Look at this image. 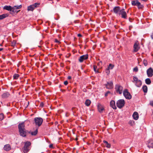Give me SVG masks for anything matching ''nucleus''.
I'll return each mask as SVG.
<instances>
[{"instance_id": "nucleus-2", "label": "nucleus", "mask_w": 153, "mask_h": 153, "mask_svg": "<svg viewBox=\"0 0 153 153\" xmlns=\"http://www.w3.org/2000/svg\"><path fill=\"white\" fill-rule=\"evenodd\" d=\"M31 143L29 141H27L25 143V145L23 148V151L24 153H27L30 150V146Z\"/></svg>"}, {"instance_id": "nucleus-21", "label": "nucleus", "mask_w": 153, "mask_h": 153, "mask_svg": "<svg viewBox=\"0 0 153 153\" xmlns=\"http://www.w3.org/2000/svg\"><path fill=\"white\" fill-rule=\"evenodd\" d=\"M148 146L149 148H153V140H151L148 142Z\"/></svg>"}, {"instance_id": "nucleus-44", "label": "nucleus", "mask_w": 153, "mask_h": 153, "mask_svg": "<svg viewBox=\"0 0 153 153\" xmlns=\"http://www.w3.org/2000/svg\"><path fill=\"white\" fill-rule=\"evenodd\" d=\"M150 105L153 107V101L150 102Z\"/></svg>"}, {"instance_id": "nucleus-59", "label": "nucleus", "mask_w": 153, "mask_h": 153, "mask_svg": "<svg viewBox=\"0 0 153 153\" xmlns=\"http://www.w3.org/2000/svg\"><path fill=\"white\" fill-rule=\"evenodd\" d=\"M152 114L153 115V112H152Z\"/></svg>"}, {"instance_id": "nucleus-15", "label": "nucleus", "mask_w": 153, "mask_h": 153, "mask_svg": "<svg viewBox=\"0 0 153 153\" xmlns=\"http://www.w3.org/2000/svg\"><path fill=\"white\" fill-rule=\"evenodd\" d=\"M10 94L8 92H5L1 95V97L3 99L7 98L10 96Z\"/></svg>"}, {"instance_id": "nucleus-40", "label": "nucleus", "mask_w": 153, "mask_h": 153, "mask_svg": "<svg viewBox=\"0 0 153 153\" xmlns=\"http://www.w3.org/2000/svg\"><path fill=\"white\" fill-rule=\"evenodd\" d=\"M110 93H111V92L110 91H108L106 93H105V96L106 97H107L108 96V94H110Z\"/></svg>"}, {"instance_id": "nucleus-7", "label": "nucleus", "mask_w": 153, "mask_h": 153, "mask_svg": "<svg viewBox=\"0 0 153 153\" xmlns=\"http://www.w3.org/2000/svg\"><path fill=\"white\" fill-rule=\"evenodd\" d=\"M123 94L124 96L126 99L130 100L131 98V96L130 94L128 92L127 89H125L123 91Z\"/></svg>"}, {"instance_id": "nucleus-48", "label": "nucleus", "mask_w": 153, "mask_h": 153, "mask_svg": "<svg viewBox=\"0 0 153 153\" xmlns=\"http://www.w3.org/2000/svg\"><path fill=\"white\" fill-rule=\"evenodd\" d=\"M151 37L152 39H153V33H152L151 35Z\"/></svg>"}, {"instance_id": "nucleus-11", "label": "nucleus", "mask_w": 153, "mask_h": 153, "mask_svg": "<svg viewBox=\"0 0 153 153\" xmlns=\"http://www.w3.org/2000/svg\"><path fill=\"white\" fill-rule=\"evenodd\" d=\"M146 73L148 77H152L153 76V69L150 67L147 70Z\"/></svg>"}, {"instance_id": "nucleus-33", "label": "nucleus", "mask_w": 153, "mask_h": 153, "mask_svg": "<svg viewBox=\"0 0 153 153\" xmlns=\"http://www.w3.org/2000/svg\"><path fill=\"white\" fill-rule=\"evenodd\" d=\"M97 68V66H96L94 65V71L96 73H100L98 69H97H97H96Z\"/></svg>"}, {"instance_id": "nucleus-34", "label": "nucleus", "mask_w": 153, "mask_h": 153, "mask_svg": "<svg viewBox=\"0 0 153 153\" xmlns=\"http://www.w3.org/2000/svg\"><path fill=\"white\" fill-rule=\"evenodd\" d=\"M114 67V65H112L111 64H110L109 65V66L108 67V68L109 70L110 69H112Z\"/></svg>"}, {"instance_id": "nucleus-24", "label": "nucleus", "mask_w": 153, "mask_h": 153, "mask_svg": "<svg viewBox=\"0 0 153 153\" xmlns=\"http://www.w3.org/2000/svg\"><path fill=\"white\" fill-rule=\"evenodd\" d=\"M35 9L33 5H31L27 7L28 11H33Z\"/></svg>"}, {"instance_id": "nucleus-10", "label": "nucleus", "mask_w": 153, "mask_h": 153, "mask_svg": "<svg viewBox=\"0 0 153 153\" xmlns=\"http://www.w3.org/2000/svg\"><path fill=\"white\" fill-rule=\"evenodd\" d=\"M133 52H137L138 51L140 48L139 44L138 41H137L134 44L133 46Z\"/></svg>"}, {"instance_id": "nucleus-9", "label": "nucleus", "mask_w": 153, "mask_h": 153, "mask_svg": "<svg viewBox=\"0 0 153 153\" xmlns=\"http://www.w3.org/2000/svg\"><path fill=\"white\" fill-rule=\"evenodd\" d=\"M124 10H125L124 9L121 10L119 13V15H121L122 18L126 19L127 17V15L126 12Z\"/></svg>"}, {"instance_id": "nucleus-5", "label": "nucleus", "mask_w": 153, "mask_h": 153, "mask_svg": "<svg viewBox=\"0 0 153 153\" xmlns=\"http://www.w3.org/2000/svg\"><path fill=\"white\" fill-rule=\"evenodd\" d=\"M36 125L40 126L43 122V119L41 117H35L34 119Z\"/></svg>"}, {"instance_id": "nucleus-32", "label": "nucleus", "mask_w": 153, "mask_h": 153, "mask_svg": "<svg viewBox=\"0 0 153 153\" xmlns=\"http://www.w3.org/2000/svg\"><path fill=\"white\" fill-rule=\"evenodd\" d=\"M4 118V115L3 113L0 114V120H3Z\"/></svg>"}, {"instance_id": "nucleus-37", "label": "nucleus", "mask_w": 153, "mask_h": 153, "mask_svg": "<svg viewBox=\"0 0 153 153\" xmlns=\"http://www.w3.org/2000/svg\"><path fill=\"white\" fill-rule=\"evenodd\" d=\"M143 63L145 66H146L147 65L148 62L146 60L144 59L143 61Z\"/></svg>"}, {"instance_id": "nucleus-39", "label": "nucleus", "mask_w": 153, "mask_h": 153, "mask_svg": "<svg viewBox=\"0 0 153 153\" xmlns=\"http://www.w3.org/2000/svg\"><path fill=\"white\" fill-rule=\"evenodd\" d=\"M138 68L137 67H135L133 69V71L136 72H137L138 71Z\"/></svg>"}, {"instance_id": "nucleus-19", "label": "nucleus", "mask_w": 153, "mask_h": 153, "mask_svg": "<svg viewBox=\"0 0 153 153\" xmlns=\"http://www.w3.org/2000/svg\"><path fill=\"white\" fill-rule=\"evenodd\" d=\"M133 119L135 120H137L139 118V115L138 113L137 112H134L132 115Z\"/></svg>"}, {"instance_id": "nucleus-27", "label": "nucleus", "mask_w": 153, "mask_h": 153, "mask_svg": "<svg viewBox=\"0 0 153 153\" xmlns=\"http://www.w3.org/2000/svg\"><path fill=\"white\" fill-rule=\"evenodd\" d=\"M91 102L89 100H86L85 101V104L86 105L88 106L90 105L91 104Z\"/></svg>"}, {"instance_id": "nucleus-54", "label": "nucleus", "mask_w": 153, "mask_h": 153, "mask_svg": "<svg viewBox=\"0 0 153 153\" xmlns=\"http://www.w3.org/2000/svg\"><path fill=\"white\" fill-rule=\"evenodd\" d=\"M48 1H53V0H48Z\"/></svg>"}, {"instance_id": "nucleus-38", "label": "nucleus", "mask_w": 153, "mask_h": 153, "mask_svg": "<svg viewBox=\"0 0 153 153\" xmlns=\"http://www.w3.org/2000/svg\"><path fill=\"white\" fill-rule=\"evenodd\" d=\"M110 70L108 68H107L105 70V72L107 74V75H108L110 73Z\"/></svg>"}, {"instance_id": "nucleus-46", "label": "nucleus", "mask_w": 153, "mask_h": 153, "mask_svg": "<svg viewBox=\"0 0 153 153\" xmlns=\"http://www.w3.org/2000/svg\"><path fill=\"white\" fill-rule=\"evenodd\" d=\"M68 79H71V76H68Z\"/></svg>"}, {"instance_id": "nucleus-41", "label": "nucleus", "mask_w": 153, "mask_h": 153, "mask_svg": "<svg viewBox=\"0 0 153 153\" xmlns=\"http://www.w3.org/2000/svg\"><path fill=\"white\" fill-rule=\"evenodd\" d=\"M64 84L65 85H66L68 84V82L67 81H65L64 82Z\"/></svg>"}, {"instance_id": "nucleus-12", "label": "nucleus", "mask_w": 153, "mask_h": 153, "mask_svg": "<svg viewBox=\"0 0 153 153\" xmlns=\"http://www.w3.org/2000/svg\"><path fill=\"white\" fill-rule=\"evenodd\" d=\"M88 58V54L83 55L80 57L79 59V61L80 62H82L84 60L87 59Z\"/></svg>"}, {"instance_id": "nucleus-56", "label": "nucleus", "mask_w": 153, "mask_h": 153, "mask_svg": "<svg viewBox=\"0 0 153 153\" xmlns=\"http://www.w3.org/2000/svg\"><path fill=\"white\" fill-rule=\"evenodd\" d=\"M128 11H127V13H128Z\"/></svg>"}, {"instance_id": "nucleus-35", "label": "nucleus", "mask_w": 153, "mask_h": 153, "mask_svg": "<svg viewBox=\"0 0 153 153\" xmlns=\"http://www.w3.org/2000/svg\"><path fill=\"white\" fill-rule=\"evenodd\" d=\"M16 41L15 40H13L11 43V45L12 46H14L16 44Z\"/></svg>"}, {"instance_id": "nucleus-20", "label": "nucleus", "mask_w": 153, "mask_h": 153, "mask_svg": "<svg viewBox=\"0 0 153 153\" xmlns=\"http://www.w3.org/2000/svg\"><path fill=\"white\" fill-rule=\"evenodd\" d=\"M3 9L8 11H10V13H11L12 7L10 6H5L4 7Z\"/></svg>"}, {"instance_id": "nucleus-55", "label": "nucleus", "mask_w": 153, "mask_h": 153, "mask_svg": "<svg viewBox=\"0 0 153 153\" xmlns=\"http://www.w3.org/2000/svg\"><path fill=\"white\" fill-rule=\"evenodd\" d=\"M77 139H77V138H76V140H77Z\"/></svg>"}, {"instance_id": "nucleus-13", "label": "nucleus", "mask_w": 153, "mask_h": 153, "mask_svg": "<svg viewBox=\"0 0 153 153\" xmlns=\"http://www.w3.org/2000/svg\"><path fill=\"white\" fill-rule=\"evenodd\" d=\"M105 86L106 88L108 89H112L113 87L112 82L110 81V82H108L105 85Z\"/></svg>"}, {"instance_id": "nucleus-22", "label": "nucleus", "mask_w": 153, "mask_h": 153, "mask_svg": "<svg viewBox=\"0 0 153 153\" xmlns=\"http://www.w3.org/2000/svg\"><path fill=\"white\" fill-rule=\"evenodd\" d=\"M8 16L7 14H3L0 15V20L3 19Z\"/></svg>"}, {"instance_id": "nucleus-8", "label": "nucleus", "mask_w": 153, "mask_h": 153, "mask_svg": "<svg viewBox=\"0 0 153 153\" xmlns=\"http://www.w3.org/2000/svg\"><path fill=\"white\" fill-rule=\"evenodd\" d=\"M115 89L117 93L121 94L122 93L123 87L119 85H116L115 86Z\"/></svg>"}, {"instance_id": "nucleus-26", "label": "nucleus", "mask_w": 153, "mask_h": 153, "mask_svg": "<svg viewBox=\"0 0 153 153\" xmlns=\"http://www.w3.org/2000/svg\"><path fill=\"white\" fill-rule=\"evenodd\" d=\"M140 80L138 79V78L136 76H133V80L132 81V82L135 83L136 82H138V81Z\"/></svg>"}, {"instance_id": "nucleus-58", "label": "nucleus", "mask_w": 153, "mask_h": 153, "mask_svg": "<svg viewBox=\"0 0 153 153\" xmlns=\"http://www.w3.org/2000/svg\"><path fill=\"white\" fill-rule=\"evenodd\" d=\"M100 62H101V63H102V62L100 61Z\"/></svg>"}, {"instance_id": "nucleus-14", "label": "nucleus", "mask_w": 153, "mask_h": 153, "mask_svg": "<svg viewBox=\"0 0 153 153\" xmlns=\"http://www.w3.org/2000/svg\"><path fill=\"white\" fill-rule=\"evenodd\" d=\"M97 108L98 111L100 113L102 112L104 110L103 106L100 103L98 104Z\"/></svg>"}, {"instance_id": "nucleus-17", "label": "nucleus", "mask_w": 153, "mask_h": 153, "mask_svg": "<svg viewBox=\"0 0 153 153\" xmlns=\"http://www.w3.org/2000/svg\"><path fill=\"white\" fill-rule=\"evenodd\" d=\"M113 10L114 13L117 14V13L119 14V13L121 10H120V7L119 6L115 7Z\"/></svg>"}, {"instance_id": "nucleus-6", "label": "nucleus", "mask_w": 153, "mask_h": 153, "mask_svg": "<svg viewBox=\"0 0 153 153\" xmlns=\"http://www.w3.org/2000/svg\"><path fill=\"white\" fill-rule=\"evenodd\" d=\"M22 7V5L19 6H15L12 7L11 14H13L14 13H17L20 10H18L19 9L21 8Z\"/></svg>"}, {"instance_id": "nucleus-18", "label": "nucleus", "mask_w": 153, "mask_h": 153, "mask_svg": "<svg viewBox=\"0 0 153 153\" xmlns=\"http://www.w3.org/2000/svg\"><path fill=\"white\" fill-rule=\"evenodd\" d=\"M110 106L113 108L114 109H116L117 108L115 106V102L114 100H111L110 102Z\"/></svg>"}, {"instance_id": "nucleus-52", "label": "nucleus", "mask_w": 153, "mask_h": 153, "mask_svg": "<svg viewBox=\"0 0 153 153\" xmlns=\"http://www.w3.org/2000/svg\"><path fill=\"white\" fill-rule=\"evenodd\" d=\"M3 50V48H0V51H1Z\"/></svg>"}, {"instance_id": "nucleus-51", "label": "nucleus", "mask_w": 153, "mask_h": 153, "mask_svg": "<svg viewBox=\"0 0 153 153\" xmlns=\"http://www.w3.org/2000/svg\"><path fill=\"white\" fill-rule=\"evenodd\" d=\"M142 1H145V2H146L148 0H142Z\"/></svg>"}, {"instance_id": "nucleus-23", "label": "nucleus", "mask_w": 153, "mask_h": 153, "mask_svg": "<svg viewBox=\"0 0 153 153\" xmlns=\"http://www.w3.org/2000/svg\"><path fill=\"white\" fill-rule=\"evenodd\" d=\"M135 84L137 87H140L142 85V82L140 80L138 81V82H136Z\"/></svg>"}, {"instance_id": "nucleus-30", "label": "nucleus", "mask_w": 153, "mask_h": 153, "mask_svg": "<svg viewBox=\"0 0 153 153\" xmlns=\"http://www.w3.org/2000/svg\"><path fill=\"white\" fill-rule=\"evenodd\" d=\"M19 74H15L13 76V79H17L19 77Z\"/></svg>"}, {"instance_id": "nucleus-1", "label": "nucleus", "mask_w": 153, "mask_h": 153, "mask_svg": "<svg viewBox=\"0 0 153 153\" xmlns=\"http://www.w3.org/2000/svg\"><path fill=\"white\" fill-rule=\"evenodd\" d=\"M25 127V126L24 122L19 123L18 126L19 134L21 136L23 137H25L27 133Z\"/></svg>"}, {"instance_id": "nucleus-57", "label": "nucleus", "mask_w": 153, "mask_h": 153, "mask_svg": "<svg viewBox=\"0 0 153 153\" xmlns=\"http://www.w3.org/2000/svg\"><path fill=\"white\" fill-rule=\"evenodd\" d=\"M58 1H59V0H57Z\"/></svg>"}, {"instance_id": "nucleus-45", "label": "nucleus", "mask_w": 153, "mask_h": 153, "mask_svg": "<svg viewBox=\"0 0 153 153\" xmlns=\"http://www.w3.org/2000/svg\"><path fill=\"white\" fill-rule=\"evenodd\" d=\"M49 147L50 148H53V144H50L49 146Z\"/></svg>"}, {"instance_id": "nucleus-29", "label": "nucleus", "mask_w": 153, "mask_h": 153, "mask_svg": "<svg viewBox=\"0 0 153 153\" xmlns=\"http://www.w3.org/2000/svg\"><path fill=\"white\" fill-rule=\"evenodd\" d=\"M142 88H143V91L144 93H146L147 92V87L146 85H143V87Z\"/></svg>"}, {"instance_id": "nucleus-4", "label": "nucleus", "mask_w": 153, "mask_h": 153, "mask_svg": "<svg viewBox=\"0 0 153 153\" xmlns=\"http://www.w3.org/2000/svg\"><path fill=\"white\" fill-rule=\"evenodd\" d=\"M125 104V102L123 99H120L118 100L116 103L117 106L120 108H122L124 106Z\"/></svg>"}, {"instance_id": "nucleus-49", "label": "nucleus", "mask_w": 153, "mask_h": 153, "mask_svg": "<svg viewBox=\"0 0 153 153\" xmlns=\"http://www.w3.org/2000/svg\"><path fill=\"white\" fill-rule=\"evenodd\" d=\"M132 123H133V122L132 121H130L129 123L130 124H131Z\"/></svg>"}, {"instance_id": "nucleus-42", "label": "nucleus", "mask_w": 153, "mask_h": 153, "mask_svg": "<svg viewBox=\"0 0 153 153\" xmlns=\"http://www.w3.org/2000/svg\"><path fill=\"white\" fill-rule=\"evenodd\" d=\"M55 42H56V43H60V42H59V41L57 39H55Z\"/></svg>"}, {"instance_id": "nucleus-53", "label": "nucleus", "mask_w": 153, "mask_h": 153, "mask_svg": "<svg viewBox=\"0 0 153 153\" xmlns=\"http://www.w3.org/2000/svg\"><path fill=\"white\" fill-rule=\"evenodd\" d=\"M131 19L130 18H129V21H130V22H131Z\"/></svg>"}, {"instance_id": "nucleus-25", "label": "nucleus", "mask_w": 153, "mask_h": 153, "mask_svg": "<svg viewBox=\"0 0 153 153\" xmlns=\"http://www.w3.org/2000/svg\"><path fill=\"white\" fill-rule=\"evenodd\" d=\"M103 143H105L106 146L108 148H110L111 147V145L108 142L105 140H103Z\"/></svg>"}, {"instance_id": "nucleus-16", "label": "nucleus", "mask_w": 153, "mask_h": 153, "mask_svg": "<svg viewBox=\"0 0 153 153\" xmlns=\"http://www.w3.org/2000/svg\"><path fill=\"white\" fill-rule=\"evenodd\" d=\"M3 149L4 150L8 151L11 149V147L9 144H7L4 146Z\"/></svg>"}, {"instance_id": "nucleus-50", "label": "nucleus", "mask_w": 153, "mask_h": 153, "mask_svg": "<svg viewBox=\"0 0 153 153\" xmlns=\"http://www.w3.org/2000/svg\"><path fill=\"white\" fill-rule=\"evenodd\" d=\"M40 105L41 106H43V103H41V104H40Z\"/></svg>"}, {"instance_id": "nucleus-47", "label": "nucleus", "mask_w": 153, "mask_h": 153, "mask_svg": "<svg viewBox=\"0 0 153 153\" xmlns=\"http://www.w3.org/2000/svg\"><path fill=\"white\" fill-rule=\"evenodd\" d=\"M132 26H129V29L130 30H131V29L132 28Z\"/></svg>"}, {"instance_id": "nucleus-43", "label": "nucleus", "mask_w": 153, "mask_h": 153, "mask_svg": "<svg viewBox=\"0 0 153 153\" xmlns=\"http://www.w3.org/2000/svg\"><path fill=\"white\" fill-rule=\"evenodd\" d=\"M77 36L79 37H82V36L80 34H77Z\"/></svg>"}, {"instance_id": "nucleus-3", "label": "nucleus", "mask_w": 153, "mask_h": 153, "mask_svg": "<svg viewBox=\"0 0 153 153\" xmlns=\"http://www.w3.org/2000/svg\"><path fill=\"white\" fill-rule=\"evenodd\" d=\"M131 4L133 6H136L139 9H142L144 6L142 4H141L140 2L137 0H134L131 1Z\"/></svg>"}, {"instance_id": "nucleus-36", "label": "nucleus", "mask_w": 153, "mask_h": 153, "mask_svg": "<svg viewBox=\"0 0 153 153\" xmlns=\"http://www.w3.org/2000/svg\"><path fill=\"white\" fill-rule=\"evenodd\" d=\"M39 4L37 3H36L34 4H32V5H33V7H34V8L38 7H39Z\"/></svg>"}, {"instance_id": "nucleus-28", "label": "nucleus", "mask_w": 153, "mask_h": 153, "mask_svg": "<svg viewBox=\"0 0 153 153\" xmlns=\"http://www.w3.org/2000/svg\"><path fill=\"white\" fill-rule=\"evenodd\" d=\"M145 81L146 83L148 85H150L151 83V80L149 78L146 79Z\"/></svg>"}, {"instance_id": "nucleus-31", "label": "nucleus", "mask_w": 153, "mask_h": 153, "mask_svg": "<svg viewBox=\"0 0 153 153\" xmlns=\"http://www.w3.org/2000/svg\"><path fill=\"white\" fill-rule=\"evenodd\" d=\"M38 132V129H36L34 131L32 132L31 134L32 135H36Z\"/></svg>"}]
</instances>
